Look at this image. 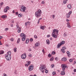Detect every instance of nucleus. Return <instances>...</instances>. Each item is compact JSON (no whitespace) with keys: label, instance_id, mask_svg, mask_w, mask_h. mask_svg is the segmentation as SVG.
I'll list each match as a JSON object with an SVG mask.
<instances>
[{"label":"nucleus","instance_id":"f257e3e1","mask_svg":"<svg viewBox=\"0 0 76 76\" xmlns=\"http://www.w3.org/2000/svg\"><path fill=\"white\" fill-rule=\"evenodd\" d=\"M42 13L41 10H39L35 13V16H36V18H39L41 16Z\"/></svg>","mask_w":76,"mask_h":76},{"label":"nucleus","instance_id":"f03ea898","mask_svg":"<svg viewBox=\"0 0 76 76\" xmlns=\"http://www.w3.org/2000/svg\"><path fill=\"white\" fill-rule=\"evenodd\" d=\"M58 32V30H56V29H54L53 30V32L52 33V36L53 37H54L55 38H57V36L55 34L56 33V34H57Z\"/></svg>","mask_w":76,"mask_h":76},{"label":"nucleus","instance_id":"7ed1b4c3","mask_svg":"<svg viewBox=\"0 0 76 76\" xmlns=\"http://www.w3.org/2000/svg\"><path fill=\"white\" fill-rule=\"evenodd\" d=\"M20 36L23 41H24L26 39V35L24 34V33L20 34Z\"/></svg>","mask_w":76,"mask_h":76},{"label":"nucleus","instance_id":"20e7f679","mask_svg":"<svg viewBox=\"0 0 76 76\" xmlns=\"http://www.w3.org/2000/svg\"><path fill=\"white\" fill-rule=\"evenodd\" d=\"M26 7H25L24 5H22L20 11L21 12H25V10H26Z\"/></svg>","mask_w":76,"mask_h":76},{"label":"nucleus","instance_id":"39448f33","mask_svg":"<svg viewBox=\"0 0 76 76\" xmlns=\"http://www.w3.org/2000/svg\"><path fill=\"white\" fill-rule=\"evenodd\" d=\"M65 44V42L64 41H62L60 43L58 44L57 46V48H59L60 46L62 45H63V44Z\"/></svg>","mask_w":76,"mask_h":76},{"label":"nucleus","instance_id":"423d86ee","mask_svg":"<svg viewBox=\"0 0 76 76\" xmlns=\"http://www.w3.org/2000/svg\"><path fill=\"white\" fill-rule=\"evenodd\" d=\"M45 68V65L42 64L40 65V67H39V69L40 70H42Z\"/></svg>","mask_w":76,"mask_h":76},{"label":"nucleus","instance_id":"0eeeda50","mask_svg":"<svg viewBox=\"0 0 76 76\" xmlns=\"http://www.w3.org/2000/svg\"><path fill=\"white\" fill-rule=\"evenodd\" d=\"M21 58L22 59H25L26 58V53H25L21 55Z\"/></svg>","mask_w":76,"mask_h":76},{"label":"nucleus","instance_id":"6e6552de","mask_svg":"<svg viewBox=\"0 0 76 76\" xmlns=\"http://www.w3.org/2000/svg\"><path fill=\"white\" fill-rule=\"evenodd\" d=\"M34 69V66L32 65H31L28 67V70L29 71H31Z\"/></svg>","mask_w":76,"mask_h":76},{"label":"nucleus","instance_id":"1a4fd4ad","mask_svg":"<svg viewBox=\"0 0 76 76\" xmlns=\"http://www.w3.org/2000/svg\"><path fill=\"white\" fill-rule=\"evenodd\" d=\"M9 56V55H6L5 57H6V59L7 60H10L11 59V56Z\"/></svg>","mask_w":76,"mask_h":76},{"label":"nucleus","instance_id":"9d476101","mask_svg":"<svg viewBox=\"0 0 76 76\" xmlns=\"http://www.w3.org/2000/svg\"><path fill=\"white\" fill-rule=\"evenodd\" d=\"M9 9V7L7 6L5 7L4 10V12L5 13H7V10Z\"/></svg>","mask_w":76,"mask_h":76},{"label":"nucleus","instance_id":"9b49d317","mask_svg":"<svg viewBox=\"0 0 76 76\" xmlns=\"http://www.w3.org/2000/svg\"><path fill=\"white\" fill-rule=\"evenodd\" d=\"M61 66L63 70H65V69L66 68V66L65 64H62Z\"/></svg>","mask_w":76,"mask_h":76},{"label":"nucleus","instance_id":"f8f14e48","mask_svg":"<svg viewBox=\"0 0 76 76\" xmlns=\"http://www.w3.org/2000/svg\"><path fill=\"white\" fill-rule=\"evenodd\" d=\"M27 63L25 64V66H27V67L28 66H29V64H31V61H27Z\"/></svg>","mask_w":76,"mask_h":76},{"label":"nucleus","instance_id":"ddd939ff","mask_svg":"<svg viewBox=\"0 0 76 76\" xmlns=\"http://www.w3.org/2000/svg\"><path fill=\"white\" fill-rule=\"evenodd\" d=\"M62 61H67V58H66L64 57L61 59Z\"/></svg>","mask_w":76,"mask_h":76},{"label":"nucleus","instance_id":"4468645a","mask_svg":"<svg viewBox=\"0 0 76 76\" xmlns=\"http://www.w3.org/2000/svg\"><path fill=\"white\" fill-rule=\"evenodd\" d=\"M6 55H7L8 56H9L10 57L11 56L10 55H11V52L9 51L7 52V54Z\"/></svg>","mask_w":76,"mask_h":76},{"label":"nucleus","instance_id":"2eb2a0df","mask_svg":"<svg viewBox=\"0 0 76 76\" xmlns=\"http://www.w3.org/2000/svg\"><path fill=\"white\" fill-rule=\"evenodd\" d=\"M1 18L3 19H5V18L6 19L7 18V15H3L1 16Z\"/></svg>","mask_w":76,"mask_h":76},{"label":"nucleus","instance_id":"dca6fc26","mask_svg":"<svg viewBox=\"0 0 76 76\" xmlns=\"http://www.w3.org/2000/svg\"><path fill=\"white\" fill-rule=\"evenodd\" d=\"M67 56L69 57H70L71 56V55L70 54V52H69V51H68L67 52Z\"/></svg>","mask_w":76,"mask_h":76},{"label":"nucleus","instance_id":"f3484780","mask_svg":"<svg viewBox=\"0 0 76 76\" xmlns=\"http://www.w3.org/2000/svg\"><path fill=\"white\" fill-rule=\"evenodd\" d=\"M35 45L36 47H38V46H39V43L37 42L35 44Z\"/></svg>","mask_w":76,"mask_h":76},{"label":"nucleus","instance_id":"a211bd4d","mask_svg":"<svg viewBox=\"0 0 76 76\" xmlns=\"http://www.w3.org/2000/svg\"><path fill=\"white\" fill-rule=\"evenodd\" d=\"M61 75H65V72L64 71H61Z\"/></svg>","mask_w":76,"mask_h":76},{"label":"nucleus","instance_id":"6ab92c4d","mask_svg":"<svg viewBox=\"0 0 76 76\" xmlns=\"http://www.w3.org/2000/svg\"><path fill=\"white\" fill-rule=\"evenodd\" d=\"M30 23V22L29 21H28L27 22H26L25 23V26H26L27 25H29Z\"/></svg>","mask_w":76,"mask_h":76},{"label":"nucleus","instance_id":"aec40b11","mask_svg":"<svg viewBox=\"0 0 76 76\" xmlns=\"http://www.w3.org/2000/svg\"><path fill=\"white\" fill-rule=\"evenodd\" d=\"M40 29L42 30H44V26H40Z\"/></svg>","mask_w":76,"mask_h":76},{"label":"nucleus","instance_id":"412c9836","mask_svg":"<svg viewBox=\"0 0 76 76\" xmlns=\"http://www.w3.org/2000/svg\"><path fill=\"white\" fill-rule=\"evenodd\" d=\"M21 28H18V33H20V32H21Z\"/></svg>","mask_w":76,"mask_h":76},{"label":"nucleus","instance_id":"4be33fe9","mask_svg":"<svg viewBox=\"0 0 76 76\" xmlns=\"http://www.w3.org/2000/svg\"><path fill=\"white\" fill-rule=\"evenodd\" d=\"M29 39H26V44H28V43H29Z\"/></svg>","mask_w":76,"mask_h":76},{"label":"nucleus","instance_id":"5701e85b","mask_svg":"<svg viewBox=\"0 0 76 76\" xmlns=\"http://www.w3.org/2000/svg\"><path fill=\"white\" fill-rule=\"evenodd\" d=\"M50 41H49V40H46V43L47 44L49 45L50 44Z\"/></svg>","mask_w":76,"mask_h":76},{"label":"nucleus","instance_id":"b1692460","mask_svg":"<svg viewBox=\"0 0 76 76\" xmlns=\"http://www.w3.org/2000/svg\"><path fill=\"white\" fill-rule=\"evenodd\" d=\"M54 59V57H52L51 58H50V61H53V60Z\"/></svg>","mask_w":76,"mask_h":76},{"label":"nucleus","instance_id":"393cba45","mask_svg":"<svg viewBox=\"0 0 76 76\" xmlns=\"http://www.w3.org/2000/svg\"><path fill=\"white\" fill-rule=\"evenodd\" d=\"M3 53H4V51H3L1 50L0 51V55H1V54H3Z\"/></svg>","mask_w":76,"mask_h":76},{"label":"nucleus","instance_id":"a878e982","mask_svg":"<svg viewBox=\"0 0 76 76\" xmlns=\"http://www.w3.org/2000/svg\"><path fill=\"white\" fill-rule=\"evenodd\" d=\"M67 7L68 8H69V9H71V5H70V4L68 5Z\"/></svg>","mask_w":76,"mask_h":76},{"label":"nucleus","instance_id":"bb28decb","mask_svg":"<svg viewBox=\"0 0 76 76\" xmlns=\"http://www.w3.org/2000/svg\"><path fill=\"white\" fill-rule=\"evenodd\" d=\"M20 38H19L17 40V43H19L20 42Z\"/></svg>","mask_w":76,"mask_h":76},{"label":"nucleus","instance_id":"cd10ccee","mask_svg":"<svg viewBox=\"0 0 76 76\" xmlns=\"http://www.w3.org/2000/svg\"><path fill=\"white\" fill-rule=\"evenodd\" d=\"M66 15L67 18H69L70 15H69V14H67Z\"/></svg>","mask_w":76,"mask_h":76},{"label":"nucleus","instance_id":"c85d7f7f","mask_svg":"<svg viewBox=\"0 0 76 76\" xmlns=\"http://www.w3.org/2000/svg\"><path fill=\"white\" fill-rule=\"evenodd\" d=\"M17 48H14V52L16 53V51H17Z\"/></svg>","mask_w":76,"mask_h":76},{"label":"nucleus","instance_id":"c756f323","mask_svg":"<svg viewBox=\"0 0 76 76\" xmlns=\"http://www.w3.org/2000/svg\"><path fill=\"white\" fill-rule=\"evenodd\" d=\"M18 17H19V18H20L22 17V14H19L18 15Z\"/></svg>","mask_w":76,"mask_h":76},{"label":"nucleus","instance_id":"7c9ffc66","mask_svg":"<svg viewBox=\"0 0 76 76\" xmlns=\"http://www.w3.org/2000/svg\"><path fill=\"white\" fill-rule=\"evenodd\" d=\"M61 50L63 53H65V51H64V50L61 49Z\"/></svg>","mask_w":76,"mask_h":76},{"label":"nucleus","instance_id":"2f4dec72","mask_svg":"<svg viewBox=\"0 0 76 76\" xmlns=\"http://www.w3.org/2000/svg\"><path fill=\"white\" fill-rule=\"evenodd\" d=\"M16 26L17 28V29H19V28H20L21 27H19V26L18 25H17Z\"/></svg>","mask_w":76,"mask_h":76},{"label":"nucleus","instance_id":"473e14b6","mask_svg":"<svg viewBox=\"0 0 76 76\" xmlns=\"http://www.w3.org/2000/svg\"><path fill=\"white\" fill-rule=\"evenodd\" d=\"M52 74H53V75H56V73L55 72H53Z\"/></svg>","mask_w":76,"mask_h":76},{"label":"nucleus","instance_id":"72a5a7b5","mask_svg":"<svg viewBox=\"0 0 76 76\" xmlns=\"http://www.w3.org/2000/svg\"><path fill=\"white\" fill-rule=\"evenodd\" d=\"M72 11H70L68 13V14L69 15H70L71 14H72Z\"/></svg>","mask_w":76,"mask_h":76},{"label":"nucleus","instance_id":"f704fd0d","mask_svg":"<svg viewBox=\"0 0 76 76\" xmlns=\"http://www.w3.org/2000/svg\"><path fill=\"white\" fill-rule=\"evenodd\" d=\"M63 50H66V47H64L62 48Z\"/></svg>","mask_w":76,"mask_h":76},{"label":"nucleus","instance_id":"c9c22d12","mask_svg":"<svg viewBox=\"0 0 76 76\" xmlns=\"http://www.w3.org/2000/svg\"><path fill=\"white\" fill-rule=\"evenodd\" d=\"M52 54L54 55L56 54V52L54 51H53L52 52Z\"/></svg>","mask_w":76,"mask_h":76},{"label":"nucleus","instance_id":"e433bc0d","mask_svg":"<svg viewBox=\"0 0 76 76\" xmlns=\"http://www.w3.org/2000/svg\"><path fill=\"white\" fill-rule=\"evenodd\" d=\"M63 2L64 4H66L67 3V1H64Z\"/></svg>","mask_w":76,"mask_h":76},{"label":"nucleus","instance_id":"4c0bfd02","mask_svg":"<svg viewBox=\"0 0 76 76\" xmlns=\"http://www.w3.org/2000/svg\"><path fill=\"white\" fill-rule=\"evenodd\" d=\"M54 67V65L52 64L51 65V67H52V68H53V67Z\"/></svg>","mask_w":76,"mask_h":76},{"label":"nucleus","instance_id":"58836bf2","mask_svg":"<svg viewBox=\"0 0 76 76\" xmlns=\"http://www.w3.org/2000/svg\"><path fill=\"white\" fill-rule=\"evenodd\" d=\"M28 56L29 57H32V55H31V54H30V53H29V54H28Z\"/></svg>","mask_w":76,"mask_h":76},{"label":"nucleus","instance_id":"ea45409f","mask_svg":"<svg viewBox=\"0 0 76 76\" xmlns=\"http://www.w3.org/2000/svg\"><path fill=\"white\" fill-rule=\"evenodd\" d=\"M48 57H51V54H49L48 55Z\"/></svg>","mask_w":76,"mask_h":76},{"label":"nucleus","instance_id":"a19ab883","mask_svg":"<svg viewBox=\"0 0 76 76\" xmlns=\"http://www.w3.org/2000/svg\"><path fill=\"white\" fill-rule=\"evenodd\" d=\"M67 27H68V28H71V26L70 25V24H69V25H67Z\"/></svg>","mask_w":76,"mask_h":76},{"label":"nucleus","instance_id":"79ce46f5","mask_svg":"<svg viewBox=\"0 0 76 76\" xmlns=\"http://www.w3.org/2000/svg\"><path fill=\"white\" fill-rule=\"evenodd\" d=\"M69 61L70 62H72V61H73V60H72V59H71L69 60Z\"/></svg>","mask_w":76,"mask_h":76},{"label":"nucleus","instance_id":"37998d69","mask_svg":"<svg viewBox=\"0 0 76 76\" xmlns=\"http://www.w3.org/2000/svg\"><path fill=\"white\" fill-rule=\"evenodd\" d=\"M10 40L11 41H13V38H11L10 39Z\"/></svg>","mask_w":76,"mask_h":76},{"label":"nucleus","instance_id":"c03bdc74","mask_svg":"<svg viewBox=\"0 0 76 76\" xmlns=\"http://www.w3.org/2000/svg\"><path fill=\"white\" fill-rule=\"evenodd\" d=\"M42 4H45V2L44 1H42Z\"/></svg>","mask_w":76,"mask_h":76},{"label":"nucleus","instance_id":"a18cd8bd","mask_svg":"<svg viewBox=\"0 0 76 76\" xmlns=\"http://www.w3.org/2000/svg\"><path fill=\"white\" fill-rule=\"evenodd\" d=\"M48 72V70H46L45 71V72L46 73H47Z\"/></svg>","mask_w":76,"mask_h":76},{"label":"nucleus","instance_id":"49530a36","mask_svg":"<svg viewBox=\"0 0 76 76\" xmlns=\"http://www.w3.org/2000/svg\"><path fill=\"white\" fill-rule=\"evenodd\" d=\"M34 37L35 38H37V35H34Z\"/></svg>","mask_w":76,"mask_h":76},{"label":"nucleus","instance_id":"de8ad7c7","mask_svg":"<svg viewBox=\"0 0 76 76\" xmlns=\"http://www.w3.org/2000/svg\"><path fill=\"white\" fill-rule=\"evenodd\" d=\"M30 41H33V39L32 38H31V39H30Z\"/></svg>","mask_w":76,"mask_h":76},{"label":"nucleus","instance_id":"09e8293b","mask_svg":"<svg viewBox=\"0 0 76 76\" xmlns=\"http://www.w3.org/2000/svg\"><path fill=\"white\" fill-rule=\"evenodd\" d=\"M40 21V19H39L38 20V24H39V21Z\"/></svg>","mask_w":76,"mask_h":76},{"label":"nucleus","instance_id":"8fccbe9b","mask_svg":"<svg viewBox=\"0 0 76 76\" xmlns=\"http://www.w3.org/2000/svg\"><path fill=\"white\" fill-rule=\"evenodd\" d=\"M0 4H1V6H2V5H3V2H1Z\"/></svg>","mask_w":76,"mask_h":76},{"label":"nucleus","instance_id":"3c124183","mask_svg":"<svg viewBox=\"0 0 76 76\" xmlns=\"http://www.w3.org/2000/svg\"><path fill=\"white\" fill-rule=\"evenodd\" d=\"M8 29H9V28H5V30L7 31V30H8Z\"/></svg>","mask_w":76,"mask_h":76},{"label":"nucleus","instance_id":"603ef678","mask_svg":"<svg viewBox=\"0 0 76 76\" xmlns=\"http://www.w3.org/2000/svg\"><path fill=\"white\" fill-rule=\"evenodd\" d=\"M50 37V34L48 35L47 36V37H48V38H49Z\"/></svg>","mask_w":76,"mask_h":76},{"label":"nucleus","instance_id":"864d4df0","mask_svg":"<svg viewBox=\"0 0 76 76\" xmlns=\"http://www.w3.org/2000/svg\"><path fill=\"white\" fill-rule=\"evenodd\" d=\"M76 61H75L74 62V63L73 64H76Z\"/></svg>","mask_w":76,"mask_h":76},{"label":"nucleus","instance_id":"5fc2aeb1","mask_svg":"<svg viewBox=\"0 0 76 76\" xmlns=\"http://www.w3.org/2000/svg\"><path fill=\"white\" fill-rule=\"evenodd\" d=\"M1 38H3L2 36H0V40L1 39Z\"/></svg>","mask_w":76,"mask_h":76},{"label":"nucleus","instance_id":"6e6d98bb","mask_svg":"<svg viewBox=\"0 0 76 76\" xmlns=\"http://www.w3.org/2000/svg\"><path fill=\"white\" fill-rule=\"evenodd\" d=\"M58 58V57H56L55 58V60H56V61H57V60Z\"/></svg>","mask_w":76,"mask_h":76},{"label":"nucleus","instance_id":"4d7b16f0","mask_svg":"<svg viewBox=\"0 0 76 76\" xmlns=\"http://www.w3.org/2000/svg\"><path fill=\"white\" fill-rule=\"evenodd\" d=\"M29 51H31V49L29 48L28 50Z\"/></svg>","mask_w":76,"mask_h":76},{"label":"nucleus","instance_id":"13d9d810","mask_svg":"<svg viewBox=\"0 0 76 76\" xmlns=\"http://www.w3.org/2000/svg\"><path fill=\"white\" fill-rule=\"evenodd\" d=\"M64 37H66L67 35H66V34H64Z\"/></svg>","mask_w":76,"mask_h":76},{"label":"nucleus","instance_id":"bf43d9fd","mask_svg":"<svg viewBox=\"0 0 76 76\" xmlns=\"http://www.w3.org/2000/svg\"><path fill=\"white\" fill-rule=\"evenodd\" d=\"M42 51L43 53H44V50L43 49V50H42Z\"/></svg>","mask_w":76,"mask_h":76},{"label":"nucleus","instance_id":"052dcab7","mask_svg":"<svg viewBox=\"0 0 76 76\" xmlns=\"http://www.w3.org/2000/svg\"><path fill=\"white\" fill-rule=\"evenodd\" d=\"M53 19H54V17L55 16V15H53Z\"/></svg>","mask_w":76,"mask_h":76},{"label":"nucleus","instance_id":"680f3d73","mask_svg":"<svg viewBox=\"0 0 76 76\" xmlns=\"http://www.w3.org/2000/svg\"><path fill=\"white\" fill-rule=\"evenodd\" d=\"M74 72H76V69H74Z\"/></svg>","mask_w":76,"mask_h":76},{"label":"nucleus","instance_id":"e2e57ef3","mask_svg":"<svg viewBox=\"0 0 76 76\" xmlns=\"http://www.w3.org/2000/svg\"><path fill=\"white\" fill-rule=\"evenodd\" d=\"M67 25H70V23H69V22H68L67 23Z\"/></svg>","mask_w":76,"mask_h":76},{"label":"nucleus","instance_id":"0e129e2a","mask_svg":"<svg viewBox=\"0 0 76 76\" xmlns=\"http://www.w3.org/2000/svg\"><path fill=\"white\" fill-rule=\"evenodd\" d=\"M16 14L17 15H18V12H17L16 13Z\"/></svg>","mask_w":76,"mask_h":76},{"label":"nucleus","instance_id":"69168bd1","mask_svg":"<svg viewBox=\"0 0 76 76\" xmlns=\"http://www.w3.org/2000/svg\"><path fill=\"white\" fill-rule=\"evenodd\" d=\"M58 72H59V73H60V70H58Z\"/></svg>","mask_w":76,"mask_h":76},{"label":"nucleus","instance_id":"338daca9","mask_svg":"<svg viewBox=\"0 0 76 76\" xmlns=\"http://www.w3.org/2000/svg\"><path fill=\"white\" fill-rule=\"evenodd\" d=\"M66 21L67 22H69V20L68 19H66Z\"/></svg>","mask_w":76,"mask_h":76},{"label":"nucleus","instance_id":"774afa93","mask_svg":"<svg viewBox=\"0 0 76 76\" xmlns=\"http://www.w3.org/2000/svg\"><path fill=\"white\" fill-rule=\"evenodd\" d=\"M50 40H53V38H50Z\"/></svg>","mask_w":76,"mask_h":76}]
</instances>
